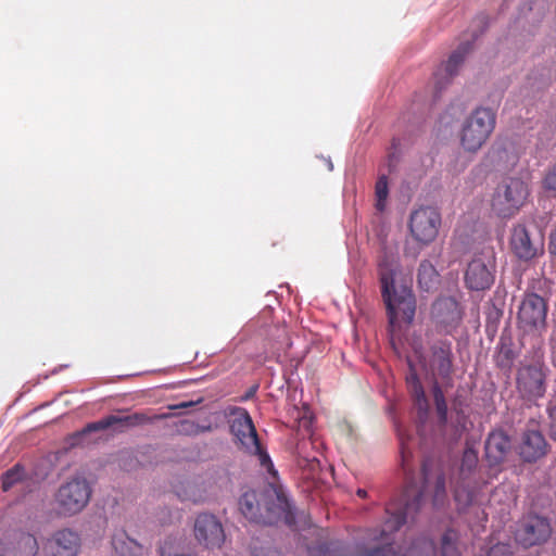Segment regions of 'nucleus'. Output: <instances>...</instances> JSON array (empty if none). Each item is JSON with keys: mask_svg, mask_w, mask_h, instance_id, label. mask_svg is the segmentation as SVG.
I'll list each match as a JSON object with an SVG mask.
<instances>
[{"mask_svg": "<svg viewBox=\"0 0 556 556\" xmlns=\"http://www.w3.org/2000/svg\"><path fill=\"white\" fill-rule=\"evenodd\" d=\"M356 494H357V496H359L361 498H365V497L367 496V492H366V490H364V489H358V490L356 491Z\"/></svg>", "mask_w": 556, "mask_h": 556, "instance_id": "obj_41", "label": "nucleus"}, {"mask_svg": "<svg viewBox=\"0 0 556 556\" xmlns=\"http://www.w3.org/2000/svg\"><path fill=\"white\" fill-rule=\"evenodd\" d=\"M509 243H531L528 229L523 225L515 226Z\"/></svg>", "mask_w": 556, "mask_h": 556, "instance_id": "obj_32", "label": "nucleus"}, {"mask_svg": "<svg viewBox=\"0 0 556 556\" xmlns=\"http://www.w3.org/2000/svg\"><path fill=\"white\" fill-rule=\"evenodd\" d=\"M513 253L523 261H530L533 257L544 253V245H510Z\"/></svg>", "mask_w": 556, "mask_h": 556, "instance_id": "obj_28", "label": "nucleus"}, {"mask_svg": "<svg viewBox=\"0 0 556 556\" xmlns=\"http://www.w3.org/2000/svg\"><path fill=\"white\" fill-rule=\"evenodd\" d=\"M453 556H456V549L454 548V553H453Z\"/></svg>", "mask_w": 556, "mask_h": 556, "instance_id": "obj_47", "label": "nucleus"}, {"mask_svg": "<svg viewBox=\"0 0 556 556\" xmlns=\"http://www.w3.org/2000/svg\"><path fill=\"white\" fill-rule=\"evenodd\" d=\"M92 494L89 482L74 477L62 483L54 494V509L59 516L72 517L85 509Z\"/></svg>", "mask_w": 556, "mask_h": 556, "instance_id": "obj_6", "label": "nucleus"}, {"mask_svg": "<svg viewBox=\"0 0 556 556\" xmlns=\"http://www.w3.org/2000/svg\"><path fill=\"white\" fill-rule=\"evenodd\" d=\"M551 534L552 527L547 518L527 515L518 523L515 539L518 544L528 548L546 542Z\"/></svg>", "mask_w": 556, "mask_h": 556, "instance_id": "obj_11", "label": "nucleus"}, {"mask_svg": "<svg viewBox=\"0 0 556 556\" xmlns=\"http://www.w3.org/2000/svg\"><path fill=\"white\" fill-rule=\"evenodd\" d=\"M453 312H454V319L457 317V318H462V313H460V307H459V304L456 303L454 301V308H453Z\"/></svg>", "mask_w": 556, "mask_h": 556, "instance_id": "obj_40", "label": "nucleus"}, {"mask_svg": "<svg viewBox=\"0 0 556 556\" xmlns=\"http://www.w3.org/2000/svg\"><path fill=\"white\" fill-rule=\"evenodd\" d=\"M511 450V439L503 429L492 430L484 442V456L490 470L497 468L505 462Z\"/></svg>", "mask_w": 556, "mask_h": 556, "instance_id": "obj_16", "label": "nucleus"}, {"mask_svg": "<svg viewBox=\"0 0 556 556\" xmlns=\"http://www.w3.org/2000/svg\"><path fill=\"white\" fill-rule=\"evenodd\" d=\"M38 542L30 533H20L9 546L4 548L5 556H36Z\"/></svg>", "mask_w": 556, "mask_h": 556, "instance_id": "obj_19", "label": "nucleus"}, {"mask_svg": "<svg viewBox=\"0 0 556 556\" xmlns=\"http://www.w3.org/2000/svg\"><path fill=\"white\" fill-rule=\"evenodd\" d=\"M432 393L439 420L440 422L445 424L447 421V404L444 392L438 381L433 384Z\"/></svg>", "mask_w": 556, "mask_h": 556, "instance_id": "obj_26", "label": "nucleus"}, {"mask_svg": "<svg viewBox=\"0 0 556 556\" xmlns=\"http://www.w3.org/2000/svg\"><path fill=\"white\" fill-rule=\"evenodd\" d=\"M24 477V468L16 464L2 475V489L9 491L14 484L20 482Z\"/></svg>", "mask_w": 556, "mask_h": 556, "instance_id": "obj_27", "label": "nucleus"}, {"mask_svg": "<svg viewBox=\"0 0 556 556\" xmlns=\"http://www.w3.org/2000/svg\"><path fill=\"white\" fill-rule=\"evenodd\" d=\"M400 269L396 245H383L378 261L381 294L387 307L389 324L394 326L399 316L408 324L414 320L416 300L410 288L396 287L395 275Z\"/></svg>", "mask_w": 556, "mask_h": 556, "instance_id": "obj_2", "label": "nucleus"}, {"mask_svg": "<svg viewBox=\"0 0 556 556\" xmlns=\"http://www.w3.org/2000/svg\"><path fill=\"white\" fill-rule=\"evenodd\" d=\"M477 28H479V34H482L486 28V21L484 17H479L475 21Z\"/></svg>", "mask_w": 556, "mask_h": 556, "instance_id": "obj_38", "label": "nucleus"}, {"mask_svg": "<svg viewBox=\"0 0 556 556\" xmlns=\"http://www.w3.org/2000/svg\"><path fill=\"white\" fill-rule=\"evenodd\" d=\"M495 279V262L492 251L476 255L465 271L466 287L472 291H484L492 287Z\"/></svg>", "mask_w": 556, "mask_h": 556, "instance_id": "obj_9", "label": "nucleus"}, {"mask_svg": "<svg viewBox=\"0 0 556 556\" xmlns=\"http://www.w3.org/2000/svg\"><path fill=\"white\" fill-rule=\"evenodd\" d=\"M111 548L116 556H143L144 546L130 538L125 529H115L110 538Z\"/></svg>", "mask_w": 556, "mask_h": 556, "instance_id": "obj_18", "label": "nucleus"}, {"mask_svg": "<svg viewBox=\"0 0 556 556\" xmlns=\"http://www.w3.org/2000/svg\"><path fill=\"white\" fill-rule=\"evenodd\" d=\"M450 535L451 532L447 530L442 536V556H448L450 549Z\"/></svg>", "mask_w": 556, "mask_h": 556, "instance_id": "obj_37", "label": "nucleus"}, {"mask_svg": "<svg viewBox=\"0 0 556 556\" xmlns=\"http://www.w3.org/2000/svg\"><path fill=\"white\" fill-rule=\"evenodd\" d=\"M169 416V414L151 415L149 412H136L130 415H109L98 421L88 424L80 432L77 433V437L80 438L88 433L102 431L109 428L122 432L127 429L152 424L155 420L166 419Z\"/></svg>", "mask_w": 556, "mask_h": 556, "instance_id": "obj_8", "label": "nucleus"}, {"mask_svg": "<svg viewBox=\"0 0 556 556\" xmlns=\"http://www.w3.org/2000/svg\"><path fill=\"white\" fill-rule=\"evenodd\" d=\"M239 509L250 521L270 525L289 514L290 503L286 495L277 490L261 493L250 490L241 495Z\"/></svg>", "mask_w": 556, "mask_h": 556, "instance_id": "obj_3", "label": "nucleus"}, {"mask_svg": "<svg viewBox=\"0 0 556 556\" xmlns=\"http://www.w3.org/2000/svg\"><path fill=\"white\" fill-rule=\"evenodd\" d=\"M546 370L540 364H529L518 369L516 386L523 400L536 401L545 395Z\"/></svg>", "mask_w": 556, "mask_h": 556, "instance_id": "obj_10", "label": "nucleus"}, {"mask_svg": "<svg viewBox=\"0 0 556 556\" xmlns=\"http://www.w3.org/2000/svg\"><path fill=\"white\" fill-rule=\"evenodd\" d=\"M401 443V466L405 473L406 485L402 496L403 504L391 502L386 507L388 515L383 528L379 531H372L370 541L376 542L369 548L357 554V556H434L435 546L431 540L420 538L416 540L404 554L395 552L393 545L389 542V535L397 531L407 520L420 509L425 496L432 494L434 506L441 505L445 497V478L444 470L440 459L427 457L421 466V482L417 484L412 477L409 459L412 452L406 445L404 437L400 435Z\"/></svg>", "mask_w": 556, "mask_h": 556, "instance_id": "obj_1", "label": "nucleus"}, {"mask_svg": "<svg viewBox=\"0 0 556 556\" xmlns=\"http://www.w3.org/2000/svg\"><path fill=\"white\" fill-rule=\"evenodd\" d=\"M529 197V188L520 178H507L502 181L492 198V211L500 217L516 215Z\"/></svg>", "mask_w": 556, "mask_h": 556, "instance_id": "obj_7", "label": "nucleus"}, {"mask_svg": "<svg viewBox=\"0 0 556 556\" xmlns=\"http://www.w3.org/2000/svg\"><path fill=\"white\" fill-rule=\"evenodd\" d=\"M453 493H454V500L456 498V490L454 489L453 490Z\"/></svg>", "mask_w": 556, "mask_h": 556, "instance_id": "obj_46", "label": "nucleus"}, {"mask_svg": "<svg viewBox=\"0 0 556 556\" xmlns=\"http://www.w3.org/2000/svg\"><path fill=\"white\" fill-rule=\"evenodd\" d=\"M472 50V41H469V40H465L464 42H462L457 49V51H454V56H453V60H454V67L456 66V64L462 61V59L467 54L469 53L470 51Z\"/></svg>", "mask_w": 556, "mask_h": 556, "instance_id": "obj_34", "label": "nucleus"}, {"mask_svg": "<svg viewBox=\"0 0 556 556\" xmlns=\"http://www.w3.org/2000/svg\"><path fill=\"white\" fill-rule=\"evenodd\" d=\"M193 534L197 542L208 549L220 548L226 539L220 520L210 513H201L195 517Z\"/></svg>", "mask_w": 556, "mask_h": 556, "instance_id": "obj_13", "label": "nucleus"}, {"mask_svg": "<svg viewBox=\"0 0 556 556\" xmlns=\"http://www.w3.org/2000/svg\"><path fill=\"white\" fill-rule=\"evenodd\" d=\"M230 433L236 438L241 450L257 457L261 467L273 476L277 475L268 453L261 445L253 420L245 409L240 408L232 417Z\"/></svg>", "mask_w": 556, "mask_h": 556, "instance_id": "obj_4", "label": "nucleus"}, {"mask_svg": "<svg viewBox=\"0 0 556 556\" xmlns=\"http://www.w3.org/2000/svg\"><path fill=\"white\" fill-rule=\"evenodd\" d=\"M431 366L434 375H438L443 380L446 379L447 383L450 382L452 374V359L448 346L434 350Z\"/></svg>", "mask_w": 556, "mask_h": 556, "instance_id": "obj_22", "label": "nucleus"}, {"mask_svg": "<svg viewBox=\"0 0 556 556\" xmlns=\"http://www.w3.org/2000/svg\"><path fill=\"white\" fill-rule=\"evenodd\" d=\"M549 253L556 256V245H549Z\"/></svg>", "mask_w": 556, "mask_h": 556, "instance_id": "obj_44", "label": "nucleus"}, {"mask_svg": "<svg viewBox=\"0 0 556 556\" xmlns=\"http://www.w3.org/2000/svg\"><path fill=\"white\" fill-rule=\"evenodd\" d=\"M478 36H479L478 31H477V30H473V31H472V35H471V37H472V41H473Z\"/></svg>", "mask_w": 556, "mask_h": 556, "instance_id": "obj_45", "label": "nucleus"}, {"mask_svg": "<svg viewBox=\"0 0 556 556\" xmlns=\"http://www.w3.org/2000/svg\"><path fill=\"white\" fill-rule=\"evenodd\" d=\"M459 480L470 500L473 491L486 483V478L479 469L478 452L473 447H466L459 466Z\"/></svg>", "mask_w": 556, "mask_h": 556, "instance_id": "obj_15", "label": "nucleus"}, {"mask_svg": "<svg viewBox=\"0 0 556 556\" xmlns=\"http://www.w3.org/2000/svg\"><path fill=\"white\" fill-rule=\"evenodd\" d=\"M406 382L418 412V417L420 420H425L429 413V404L422 384L415 372L407 376Z\"/></svg>", "mask_w": 556, "mask_h": 556, "instance_id": "obj_20", "label": "nucleus"}, {"mask_svg": "<svg viewBox=\"0 0 556 556\" xmlns=\"http://www.w3.org/2000/svg\"><path fill=\"white\" fill-rule=\"evenodd\" d=\"M160 556H194L186 551L181 540L173 536L166 538L159 547Z\"/></svg>", "mask_w": 556, "mask_h": 556, "instance_id": "obj_25", "label": "nucleus"}, {"mask_svg": "<svg viewBox=\"0 0 556 556\" xmlns=\"http://www.w3.org/2000/svg\"><path fill=\"white\" fill-rule=\"evenodd\" d=\"M511 555H513V553H511L510 546L505 543H497V544L493 545L486 554V556H511Z\"/></svg>", "mask_w": 556, "mask_h": 556, "instance_id": "obj_35", "label": "nucleus"}, {"mask_svg": "<svg viewBox=\"0 0 556 556\" xmlns=\"http://www.w3.org/2000/svg\"><path fill=\"white\" fill-rule=\"evenodd\" d=\"M452 300L448 298L438 299L431 307V315L438 321H443L444 314L450 312Z\"/></svg>", "mask_w": 556, "mask_h": 556, "instance_id": "obj_29", "label": "nucleus"}, {"mask_svg": "<svg viewBox=\"0 0 556 556\" xmlns=\"http://www.w3.org/2000/svg\"><path fill=\"white\" fill-rule=\"evenodd\" d=\"M547 414L549 418L551 437L556 441V397L548 402Z\"/></svg>", "mask_w": 556, "mask_h": 556, "instance_id": "obj_33", "label": "nucleus"}, {"mask_svg": "<svg viewBox=\"0 0 556 556\" xmlns=\"http://www.w3.org/2000/svg\"><path fill=\"white\" fill-rule=\"evenodd\" d=\"M80 546L81 540L77 532L61 529L47 539L42 547V556H78Z\"/></svg>", "mask_w": 556, "mask_h": 556, "instance_id": "obj_14", "label": "nucleus"}, {"mask_svg": "<svg viewBox=\"0 0 556 556\" xmlns=\"http://www.w3.org/2000/svg\"><path fill=\"white\" fill-rule=\"evenodd\" d=\"M549 243H556V227L553 229L549 236Z\"/></svg>", "mask_w": 556, "mask_h": 556, "instance_id": "obj_42", "label": "nucleus"}, {"mask_svg": "<svg viewBox=\"0 0 556 556\" xmlns=\"http://www.w3.org/2000/svg\"><path fill=\"white\" fill-rule=\"evenodd\" d=\"M547 448L548 443L541 431L528 429L521 434L518 453L523 462L535 463L546 455Z\"/></svg>", "mask_w": 556, "mask_h": 556, "instance_id": "obj_17", "label": "nucleus"}, {"mask_svg": "<svg viewBox=\"0 0 556 556\" xmlns=\"http://www.w3.org/2000/svg\"><path fill=\"white\" fill-rule=\"evenodd\" d=\"M547 304L545 300L532 292L526 293L518 309V325L526 332L536 330L545 326Z\"/></svg>", "mask_w": 556, "mask_h": 556, "instance_id": "obj_12", "label": "nucleus"}, {"mask_svg": "<svg viewBox=\"0 0 556 556\" xmlns=\"http://www.w3.org/2000/svg\"><path fill=\"white\" fill-rule=\"evenodd\" d=\"M502 317V311L496 308L494 305L492 306V308H490L489 313H488V324H494L496 325L500 320V318Z\"/></svg>", "mask_w": 556, "mask_h": 556, "instance_id": "obj_36", "label": "nucleus"}, {"mask_svg": "<svg viewBox=\"0 0 556 556\" xmlns=\"http://www.w3.org/2000/svg\"><path fill=\"white\" fill-rule=\"evenodd\" d=\"M542 188L552 197H556V162L545 172L542 179Z\"/></svg>", "mask_w": 556, "mask_h": 556, "instance_id": "obj_30", "label": "nucleus"}, {"mask_svg": "<svg viewBox=\"0 0 556 556\" xmlns=\"http://www.w3.org/2000/svg\"><path fill=\"white\" fill-rule=\"evenodd\" d=\"M496 124V114L489 108H477L463 122L459 142L465 151L476 153L488 141Z\"/></svg>", "mask_w": 556, "mask_h": 556, "instance_id": "obj_5", "label": "nucleus"}, {"mask_svg": "<svg viewBox=\"0 0 556 556\" xmlns=\"http://www.w3.org/2000/svg\"><path fill=\"white\" fill-rule=\"evenodd\" d=\"M438 283L439 274L435 270L434 266L427 261L421 262L418 269L419 288L426 292H429L432 289L437 288Z\"/></svg>", "mask_w": 556, "mask_h": 556, "instance_id": "obj_23", "label": "nucleus"}, {"mask_svg": "<svg viewBox=\"0 0 556 556\" xmlns=\"http://www.w3.org/2000/svg\"><path fill=\"white\" fill-rule=\"evenodd\" d=\"M175 493L181 501L194 504L204 502L206 497V491L202 483L193 480H187L175 485Z\"/></svg>", "mask_w": 556, "mask_h": 556, "instance_id": "obj_21", "label": "nucleus"}, {"mask_svg": "<svg viewBox=\"0 0 556 556\" xmlns=\"http://www.w3.org/2000/svg\"><path fill=\"white\" fill-rule=\"evenodd\" d=\"M206 430H210V427H201L191 420H181L177 426L178 433L184 435H197Z\"/></svg>", "mask_w": 556, "mask_h": 556, "instance_id": "obj_31", "label": "nucleus"}, {"mask_svg": "<svg viewBox=\"0 0 556 556\" xmlns=\"http://www.w3.org/2000/svg\"><path fill=\"white\" fill-rule=\"evenodd\" d=\"M194 405L193 402H181L179 404H176V405H172L169 406L170 409H185V408H188L190 406Z\"/></svg>", "mask_w": 556, "mask_h": 556, "instance_id": "obj_39", "label": "nucleus"}, {"mask_svg": "<svg viewBox=\"0 0 556 556\" xmlns=\"http://www.w3.org/2000/svg\"><path fill=\"white\" fill-rule=\"evenodd\" d=\"M515 358L516 353L513 349L510 339L501 338L498 343V352L495 356L497 367H500L502 370L510 371Z\"/></svg>", "mask_w": 556, "mask_h": 556, "instance_id": "obj_24", "label": "nucleus"}, {"mask_svg": "<svg viewBox=\"0 0 556 556\" xmlns=\"http://www.w3.org/2000/svg\"><path fill=\"white\" fill-rule=\"evenodd\" d=\"M0 556H2V555H0Z\"/></svg>", "mask_w": 556, "mask_h": 556, "instance_id": "obj_48", "label": "nucleus"}, {"mask_svg": "<svg viewBox=\"0 0 556 556\" xmlns=\"http://www.w3.org/2000/svg\"><path fill=\"white\" fill-rule=\"evenodd\" d=\"M407 253H413L414 256L418 253L417 245H412L409 249L406 250Z\"/></svg>", "mask_w": 556, "mask_h": 556, "instance_id": "obj_43", "label": "nucleus"}]
</instances>
